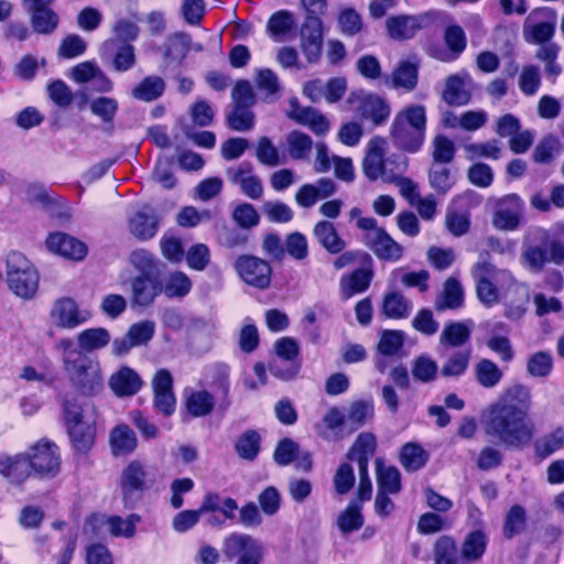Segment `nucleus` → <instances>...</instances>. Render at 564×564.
Segmentation results:
<instances>
[{
	"label": "nucleus",
	"mask_w": 564,
	"mask_h": 564,
	"mask_svg": "<svg viewBox=\"0 0 564 564\" xmlns=\"http://www.w3.org/2000/svg\"><path fill=\"white\" fill-rule=\"evenodd\" d=\"M484 432L500 445L522 449L534 436V425L528 419V406L519 405L509 398L490 404L482 415Z\"/></svg>",
	"instance_id": "obj_1"
},
{
	"label": "nucleus",
	"mask_w": 564,
	"mask_h": 564,
	"mask_svg": "<svg viewBox=\"0 0 564 564\" xmlns=\"http://www.w3.org/2000/svg\"><path fill=\"white\" fill-rule=\"evenodd\" d=\"M426 109L423 105H409L397 112L390 134L395 147L415 153L425 141Z\"/></svg>",
	"instance_id": "obj_2"
},
{
	"label": "nucleus",
	"mask_w": 564,
	"mask_h": 564,
	"mask_svg": "<svg viewBox=\"0 0 564 564\" xmlns=\"http://www.w3.org/2000/svg\"><path fill=\"white\" fill-rule=\"evenodd\" d=\"M63 417L67 434L74 449L78 453H87L95 444V410L88 402L66 400L63 405Z\"/></svg>",
	"instance_id": "obj_3"
},
{
	"label": "nucleus",
	"mask_w": 564,
	"mask_h": 564,
	"mask_svg": "<svg viewBox=\"0 0 564 564\" xmlns=\"http://www.w3.org/2000/svg\"><path fill=\"white\" fill-rule=\"evenodd\" d=\"M64 370L70 384L82 395L94 397L104 388V375L99 361L86 355L64 358Z\"/></svg>",
	"instance_id": "obj_4"
},
{
	"label": "nucleus",
	"mask_w": 564,
	"mask_h": 564,
	"mask_svg": "<svg viewBox=\"0 0 564 564\" xmlns=\"http://www.w3.org/2000/svg\"><path fill=\"white\" fill-rule=\"evenodd\" d=\"M387 141L383 138H372L367 145V153L362 162V170L366 177L370 181L381 178L383 182H394L398 175H401L406 164L404 161L395 165V170H389L390 160H384Z\"/></svg>",
	"instance_id": "obj_5"
},
{
	"label": "nucleus",
	"mask_w": 564,
	"mask_h": 564,
	"mask_svg": "<svg viewBox=\"0 0 564 564\" xmlns=\"http://www.w3.org/2000/svg\"><path fill=\"white\" fill-rule=\"evenodd\" d=\"M471 275L476 282V292L479 301L487 307L499 302L497 283L511 282L513 276L507 270H498L486 260L477 261L471 268Z\"/></svg>",
	"instance_id": "obj_6"
},
{
	"label": "nucleus",
	"mask_w": 564,
	"mask_h": 564,
	"mask_svg": "<svg viewBox=\"0 0 564 564\" xmlns=\"http://www.w3.org/2000/svg\"><path fill=\"white\" fill-rule=\"evenodd\" d=\"M87 311L79 307L78 303L70 296H61L53 301L48 321L57 329L73 330L89 319Z\"/></svg>",
	"instance_id": "obj_7"
},
{
	"label": "nucleus",
	"mask_w": 564,
	"mask_h": 564,
	"mask_svg": "<svg viewBox=\"0 0 564 564\" xmlns=\"http://www.w3.org/2000/svg\"><path fill=\"white\" fill-rule=\"evenodd\" d=\"M31 470L42 478H53L61 469V455L56 444L41 440L26 453Z\"/></svg>",
	"instance_id": "obj_8"
},
{
	"label": "nucleus",
	"mask_w": 564,
	"mask_h": 564,
	"mask_svg": "<svg viewBox=\"0 0 564 564\" xmlns=\"http://www.w3.org/2000/svg\"><path fill=\"white\" fill-rule=\"evenodd\" d=\"M524 202L517 194H508L495 203L492 226L502 231L518 229L523 219Z\"/></svg>",
	"instance_id": "obj_9"
},
{
	"label": "nucleus",
	"mask_w": 564,
	"mask_h": 564,
	"mask_svg": "<svg viewBox=\"0 0 564 564\" xmlns=\"http://www.w3.org/2000/svg\"><path fill=\"white\" fill-rule=\"evenodd\" d=\"M234 268L239 278L248 285L263 290L271 283V265L261 258L240 256L236 259Z\"/></svg>",
	"instance_id": "obj_10"
},
{
	"label": "nucleus",
	"mask_w": 564,
	"mask_h": 564,
	"mask_svg": "<svg viewBox=\"0 0 564 564\" xmlns=\"http://www.w3.org/2000/svg\"><path fill=\"white\" fill-rule=\"evenodd\" d=\"M221 553L229 562L264 554V545L250 534L231 532L223 539Z\"/></svg>",
	"instance_id": "obj_11"
},
{
	"label": "nucleus",
	"mask_w": 564,
	"mask_h": 564,
	"mask_svg": "<svg viewBox=\"0 0 564 564\" xmlns=\"http://www.w3.org/2000/svg\"><path fill=\"white\" fill-rule=\"evenodd\" d=\"M555 32V13L551 9L534 10L527 19L523 37L528 43H547Z\"/></svg>",
	"instance_id": "obj_12"
},
{
	"label": "nucleus",
	"mask_w": 564,
	"mask_h": 564,
	"mask_svg": "<svg viewBox=\"0 0 564 564\" xmlns=\"http://www.w3.org/2000/svg\"><path fill=\"white\" fill-rule=\"evenodd\" d=\"M129 232L140 241L152 239L159 231L160 219L154 208L142 205L128 216Z\"/></svg>",
	"instance_id": "obj_13"
},
{
	"label": "nucleus",
	"mask_w": 564,
	"mask_h": 564,
	"mask_svg": "<svg viewBox=\"0 0 564 564\" xmlns=\"http://www.w3.org/2000/svg\"><path fill=\"white\" fill-rule=\"evenodd\" d=\"M435 12H426L420 15L390 17L387 30L393 40L412 39L421 29L426 28L435 18Z\"/></svg>",
	"instance_id": "obj_14"
},
{
	"label": "nucleus",
	"mask_w": 564,
	"mask_h": 564,
	"mask_svg": "<svg viewBox=\"0 0 564 564\" xmlns=\"http://www.w3.org/2000/svg\"><path fill=\"white\" fill-rule=\"evenodd\" d=\"M46 248L65 259L82 261L87 256V246L64 232H52L45 240Z\"/></svg>",
	"instance_id": "obj_15"
},
{
	"label": "nucleus",
	"mask_w": 564,
	"mask_h": 564,
	"mask_svg": "<svg viewBox=\"0 0 564 564\" xmlns=\"http://www.w3.org/2000/svg\"><path fill=\"white\" fill-rule=\"evenodd\" d=\"M141 522V517L137 513H131L127 518L119 516L110 517H94L89 520L87 525L91 528L100 527L109 531L112 536L130 539L135 534V527Z\"/></svg>",
	"instance_id": "obj_16"
},
{
	"label": "nucleus",
	"mask_w": 564,
	"mask_h": 564,
	"mask_svg": "<svg viewBox=\"0 0 564 564\" xmlns=\"http://www.w3.org/2000/svg\"><path fill=\"white\" fill-rule=\"evenodd\" d=\"M120 485L126 503L148 488V474L144 465L139 460L130 462L122 470Z\"/></svg>",
	"instance_id": "obj_17"
},
{
	"label": "nucleus",
	"mask_w": 564,
	"mask_h": 564,
	"mask_svg": "<svg viewBox=\"0 0 564 564\" xmlns=\"http://www.w3.org/2000/svg\"><path fill=\"white\" fill-rule=\"evenodd\" d=\"M161 293V282L155 276L138 275L131 281L132 306L148 307Z\"/></svg>",
	"instance_id": "obj_18"
},
{
	"label": "nucleus",
	"mask_w": 564,
	"mask_h": 564,
	"mask_svg": "<svg viewBox=\"0 0 564 564\" xmlns=\"http://www.w3.org/2000/svg\"><path fill=\"white\" fill-rule=\"evenodd\" d=\"M288 117L297 123L307 126L318 135L325 134L329 129V123L322 113L311 107H302L296 98L290 99Z\"/></svg>",
	"instance_id": "obj_19"
},
{
	"label": "nucleus",
	"mask_w": 564,
	"mask_h": 564,
	"mask_svg": "<svg viewBox=\"0 0 564 564\" xmlns=\"http://www.w3.org/2000/svg\"><path fill=\"white\" fill-rule=\"evenodd\" d=\"M30 462L26 453L0 455V475L13 485L23 484L31 476Z\"/></svg>",
	"instance_id": "obj_20"
},
{
	"label": "nucleus",
	"mask_w": 564,
	"mask_h": 564,
	"mask_svg": "<svg viewBox=\"0 0 564 564\" xmlns=\"http://www.w3.org/2000/svg\"><path fill=\"white\" fill-rule=\"evenodd\" d=\"M528 236L545 243L550 261L555 264H561L564 261V240L560 238V236L564 237V224L554 225L552 234L543 228H534Z\"/></svg>",
	"instance_id": "obj_21"
},
{
	"label": "nucleus",
	"mask_w": 564,
	"mask_h": 564,
	"mask_svg": "<svg viewBox=\"0 0 564 564\" xmlns=\"http://www.w3.org/2000/svg\"><path fill=\"white\" fill-rule=\"evenodd\" d=\"M471 85V77L466 72L451 75L443 90L444 101L455 106L466 105L470 100Z\"/></svg>",
	"instance_id": "obj_22"
},
{
	"label": "nucleus",
	"mask_w": 564,
	"mask_h": 564,
	"mask_svg": "<svg viewBox=\"0 0 564 564\" xmlns=\"http://www.w3.org/2000/svg\"><path fill=\"white\" fill-rule=\"evenodd\" d=\"M347 431L346 415L338 408H330L323 416L322 422L315 425L319 437L328 442L339 441L345 437Z\"/></svg>",
	"instance_id": "obj_23"
},
{
	"label": "nucleus",
	"mask_w": 564,
	"mask_h": 564,
	"mask_svg": "<svg viewBox=\"0 0 564 564\" xmlns=\"http://www.w3.org/2000/svg\"><path fill=\"white\" fill-rule=\"evenodd\" d=\"M529 289L512 279L505 297V316L510 321H519L523 317L529 303Z\"/></svg>",
	"instance_id": "obj_24"
},
{
	"label": "nucleus",
	"mask_w": 564,
	"mask_h": 564,
	"mask_svg": "<svg viewBox=\"0 0 564 564\" xmlns=\"http://www.w3.org/2000/svg\"><path fill=\"white\" fill-rule=\"evenodd\" d=\"M110 451L113 456H127L138 446L135 433L127 424L116 425L109 434Z\"/></svg>",
	"instance_id": "obj_25"
},
{
	"label": "nucleus",
	"mask_w": 564,
	"mask_h": 564,
	"mask_svg": "<svg viewBox=\"0 0 564 564\" xmlns=\"http://www.w3.org/2000/svg\"><path fill=\"white\" fill-rule=\"evenodd\" d=\"M109 386L115 394L128 397L135 394L142 387L139 375L129 367H122L109 379Z\"/></svg>",
	"instance_id": "obj_26"
},
{
	"label": "nucleus",
	"mask_w": 564,
	"mask_h": 564,
	"mask_svg": "<svg viewBox=\"0 0 564 564\" xmlns=\"http://www.w3.org/2000/svg\"><path fill=\"white\" fill-rule=\"evenodd\" d=\"M366 246L381 260L395 262L403 256V247L394 241L384 229L366 242Z\"/></svg>",
	"instance_id": "obj_27"
},
{
	"label": "nucleus",
	"mask_w": 564,
	"mask_h": 564,
	"mask_svg": "<svg viewBox=\"0 0 564 564\" xmlns=\"http://www.w3.org/2000/svg\"><path fill=\"white\" fill-rule=\"evenodd\" d=\"M464 303V291L459 281L448 278L442 292L437 295L434 306L438 312L459 308Z\"/></svg>",
	"instance_id": "obj_28"
},
{
	"label": "nucleus",
	"mask_w": 564,
	"mask_h": 564,
	"mask_svg": "<svg viewBox=\"0 0 564 564\" xmlns=\"http://www.w3.org/2000/svg\"><path fill=\"white\" fill-rule=\"evenodd\" d=\"M313 235L318 243L330 253H339L346 242L339 237L334 224L327 220H321L315 224Z\"/></svg>",
	"instance_id": "obj_29"
},
{
	"label": "nucleus",
	"mask_w": 564,
	"mask_h": 564,
	"mask_svg": "<svg viewBox=\"0 0 564 564\" xmlns=\"http://www.w3.org/2000/svg\"><path fill=\"white\" fill-rule=\"evenodd\" d=\"M444 40L449 52L441 51L434 53L433 56L442 62H453L457 59L465 51L467 44L464 30L459 25H449L445 30Z\"/></svg>",
	"instance_id": "obj_30"
},
{
	"label": "nucleus",
	"mask_w": 564,
	"mask_h": 564,
	"mask_svg": "<svg viewBox=\"0 0 564 564\" xmlns=\"http://www.w3.org/2000/svg\"><path fill=\"white\" fill-rule=\"evenodd\" d=\"M90 112L98 117L102 124L104 131L112 132L113 121L119 110V102L112 97L100 96L89 101Z\"/></svg>",
	"instance_id": "obj_31"
},
{
	"label": "nucleus",
	"mask_w": 564,
	"mask_h": 564,
	"mask_svg": "<svg viewBox=\"0 0 564 564\" xmlns=\"http://www.w3.org/2000/svg\"><path fill=\"white\" fill-rule=\"evenodd\" d=\"M185 405L192 416H206L214 410L215 398L206 390L189 389L185 391Z\"/></svg>",
	"instance_id": "obj_32"
},
{
	"label": "nucleus",
	"mask_w": 564,
	"mask_h": 564,
	"mask_svg": "<svg viewBox=\"0 0 564 564\" xmlns=\"http://www.w3.org/2000/svg\"><path fill=\"white\" fill-rule=\"evenodd\" d=\"M488 544V538L481 530L469 532L460 547V556L466 562H477L485 554Z\"/></svg>",
	"instance_id": "obj_33"
},
{
	"label": "nucleus",
	"mask_w": 564,
	"mask_h": 564,
	"mask_svg": "<svg viewBox=\"0 0 564 564\" xmlns=\"http://www.w3.org/2000/svg\"><path fill=\"white\" fill-rule=\"evenodd\" d=\"M192 285L189 276L182 271L170 272L161 283L162 293L169 299L186 296L191 292Z\"/></svg>",
	"instance_id": "obj_34"
},
{
	"label": "nucleus",
	"mask_w": 564,
	"mask_h": 564,
	"mask_svg": "<svg viewBox=\"0 0 564 564\" xmlns=\"http://www.w3.org/2000/svg\"><path fill=\"white\" fill-rule=\"evenodd\" d=\"M165 90V82L160 76H147L131 91L134 99L150 102L160 98Z\"/></svg>",
	"instance_id": "obj_35"
},
{
	"label": "nucleus",
	"mask_w": 564,
	"mask_h": 564,
	"mask_svg": "<svg viewBox=\"0 0 564 564\" xmlns=\"http://www.w3.org/2000/svg\"><path fill=\"white\" fill-rule=\"evenodd\" d=\"M429 453L417 443H406L400 452V463L406 471L423 468L429 460Z\"/></svg>",
	"instance_id": "obj_36"
},
{
	"label": "nucleus",
	"mask_w": 564,
	"mask_h": 564,
	"mask_svg": "<svg viewBox=\"0 0 564 564\" xmlns=\"http://www.w3.org/2000/svg\"><path fill=\"white\" fill-rule=\"evenodd\" d=\"M360 111L364 118L379 126L389 118L390 106L382 98L369 95L364 98Z\"/></svg>",
	"instance_id": "obj_37"
},
{
	"label": "nucleus",
	"mask_w": 564,
	"mask_h": 564,
	"mask_svg": "<svg viewBox=\"0 0 564 564\" xmlns=\"http://www.w3.org/2000/svg\"><path fill=\"white\" fill-rule=\"evenodd\" d=\"M346 423L347 434L360 429L373 416V406L370 402L366 401H354L347 411Z\"/></svg>",
	"instance_id": "obj_38"
},
{
	"label": "nucleus",
	"mask_w": 564,
	"mask_h": 564,
	"mask_svg": "<svg viewBox=\"0 0 564 564\" xmlns=\"http://www.w3.org/2000/svg\"><path fill=\"white\" fill-rule=\"evenodd\" d=\"M288 152L291 159L296 161H306L313 148V141L310 135L292 131L286 135Z\"/></svg>",
	"instance_id": "obj_39"
},
{
	"label": "nucleus",
	"mask_w": 564,
	"mask_h": 564,
	"mask_svg": "<svg viewBox=\"0 0 564 564\" xmlns=\"http://www.w3.org/2000/svg\"><path fill=\"white\" fill-rule=\"evenodd\" d=\"M39 273L26 272V274H19L17 278L8 281L10 290L21 299H32L39 289Z\"/></svg>",
	"instance_id": "obj_40"
},
{
	"label": "nucleus",
	"mask_w": 564,
	"mask_h": 564,
	"mask_svg": "<svg viewBox=\"0 0 564 564\" xmlns=\"http://www.w3.org/2000/svg\"><path fill=\"white\" fill-rule=\"evenodd\" d=\"M470 337L469 327L463 322L446 323L441 335L440 343L452 347L463 346Z\"/></svg>",
	"instance_id": "obj_41"
},
{
	"label": "nucleus",
	"mask_w": 564,
	"mask_h": 564,
	"mask_svg": "<svg viewBox=\"0 0 564 564\" xmlns=\"http://www.w3.org/2000/svg\"><path fill=\"white\" fill-rule=\"evenodd\" d=\"M110 341V334L105 328H89L80 332L77 343L82 350L90 352L107 346Z\"/></svg>",
	"instance_id": "obj_42"
},
{
	"label": "nucleus",
	"mask_w": 564,
	"mask_h": 564,
	"mask_svg": "<svg viewBox=\"0 0 564 564\" xmlns=\"http://www.w3.org/2000/svg\"><path fill=\"white\" fill-rule=\"evenodd\" d=\"M256 85L258 90L263 94L264 100L269 102L275 100L282 88L278 75L269 68L257 72Z\"/></svg>",
	"instance_id": "obj_43"
},
{
	"label": "nucleus",
	"mask_w": 564,
	"mask_h": 564,
	"mask_svg": "<svg viewBox=\"0 0 564 564\" xmlns=\"http://www.w3.org/2000/svg\"><path fill=\"white\" fill-rule=\"evenodd\" d=\"M527 511L520 505L512 506L506 513L503 520V535L511 539L524 531L527 525Z\"/></svg>",
	"instance_id": "obj_44"
},
{
	"label": "nucleus",
	"mask_w": 564,
	"mask_h": 564,
	"mask_svg": "<svg viewBox=\"0 0 564 564\" xmlns=\"http://www.w3.org/2000/svg\"><path fill=\"white\" fill-rule=\"evenodd\" d=\"M30 21L34 32L51 34L58 25L59 18L52 9L29 10Z\"/></svg>",
	"instance_id": "obj_45"
},
{
	"label": "nucleus",
	"mask_w": 564,
	"mask_h": 564,
	"mask_svg": "<svg viewBox=\"0 0 564 564\" xmlns=\"http://www.w3.org/2000/svg\"><path fill=\"white\" fill-rule=\"evenodd\" d=\"M466 159L474 161L480 158L498 160L500 158L501 149L497 140H489L487 142H470L463 144Z\"/></svg>",
	"instance_id": "obj_46"
},
{
	"label": "nucleus",
	"mask_w": 564,
	"mask_h": 564,
	"mask_svg": "<svg viewBox=\"0 0 564 564\" xmlns=\"http://www.w3.org/2000/svg\"><path fill=\"white\" fill-rule=\"evenodd\" d=\"M412 303L403 295L392 292L384 296L382 311L390 318H405L412 311Z\"/></svg>",
	"instance_id": "obj_47"
},
{
	"label": "nucleus",
	"mask_w": 564,
	"mask_h": 564,
	"mask_svg": "<svg viewBox=\"0 0 564 564\" xmlns=\"http://www.w3.org/2000/svg\"><path fill=\"white\" fill-rule=\"evenodd\" d=\"M434 564H457L458 554L457 546L448 535L440 536L433 547Z\"/></svg>",
	"instance_id": "obj_48"
},
{
	"label": "nucleus",
	"mask_w": 564,
	"mask_h": 564,
	"mask_svg": "<svg viewBox=\"0 0 564 564\" xmlns=\"http://www.w3.org/2000/svg\"><path fill=\"white\" fill-rule=\"evenodd\" d=\"M294 24L293 14L290 11L280 10L270 17L267 23V32L272 39L279 41L280 36L285 35L294 28Z\"/></svg>",
	"instance_id": "obj_49"
},
{
	"label": "nucleus",
	"mask_w": 564,
	"mask_h": 564,
	"mask_svg": "<svg viewBox=\"0 0 564 564\" xmlns=\"http://www.w3.org/2000/svg\"><path fill=\"white\" fill-rule=\"evenodd\" d=\"M475 376L481 387L494 388L500 382L502 371L492 360L481 359L475 367Z\"/></svg>",
	"instance_id": "obj_50"
},
{
	"label": "nucleus",
	"mask_w": 564,
	"mask_h": 564,
	"mask_svg": "<svg viewBox=\"0 0 564 564\" xmlns=\"http://www.w3.org/2000/svg\"><path fill=\"white\" fill-rule=\"evenodd\" d=\"M392 82L395 87L414 89L417 84V65L409 61L400 62L392 74Z\"/></svg>",
	"instance_id": "obj_51"
},
{
	"label": "nucleus",
	"mask_w": 564,
	"mask_h": 564,
	"mask_svg": "<svg viewBox=\"0 0 564 564\" xmlns=\"http://www.w3.org/2000/svg\"><path fill=\"white\" fill-rule=\"evenodd\" d=\"M446 164H432L429 173L431 186L438 193H447L455 184V176Z\"/></svg>",
	"instance_id": "obj_52"
},
{
	"label": "nucleus",
	"mask_w": 564,
	"mask_h": 564,
	"mask_svg": "<svg viewBox=\"0 0 564 564\" xmlns=\"http://www.w3.org/2000/svg\"><path fill=\"white\" fill-rule=\"evenodd\" d=\"M192 40L187 33L178 32L166 39L165 57L182 61L191 50Z\"/></svg>",
	"instance_id": "obj_53"
},
{
	"label": "nucleus",
	"mask_w": 564,
	"mask_h": 564,
	"mask_svg": "<svg viewBox=\"0 0 564 564\" xmlns=\"http://www.w3.org/2000/svg\"><path fill=\"white\" fill-rule=\"evenodd\" d=\"M377 478L380 491L394 495L401 490V475L395 467L378 464Z\"/></svg>",
	"instance_id": "obj_54"
},
{
	"label": "nucleus",
	"mask_w": 564,
	"mask_h": 564,
	"mask_svg": "<svg viewBox=\"0 0 564 564\" xmlns=\"http://www.w3.org/2000/svg\"><path fill=\"white\" fill-rule=\"evenodd\" d=\"M454 142L444 134H437L432 141L433 164H448L455 156Z\"/></svg>",
	"instance_id": "obj_55"
},
{
	"label": "nucleus",
	"mask_w": 564,
	"mask_h": 564,
	"mask_svg": "<svg viewBox=\"0 0 564 564\" xmlns=\"http://www.w3.org/2000/svg\"><path fill=\"white\" fill-rule=\"evenodd\" d=\"M547 260L546 249L539 246L528 245L524 247L521 254V262L523 267L535 273L543 270Z\"/></svg>",
	"instance_id": "obj_56"
},
{
	"label": "nucleus",
	"mask_w": 564,
	"mask_h": 564,
	"mask_svg": "<svg viewBox=\"0 0 564 564\" xmlns=\"http://www.w3.org/2000/svg\"><path fill=\"white\" fill-rule=\"evenodd\" d=\"M256 158L267 166L281 165L284 160L281 158L278 148L268 137H261L256 147Z\"/></svg>",
	"instance_id": "obj_57"
},
{
	"label": "nucleus",
	"mask_w": 564,
	"mask_h": 564,
	"mask_svg": "<svg viewBox=\"0 0 564 564\" xmlns=\"http://www.w3.org/2000/svg\"><path fill=\"white\" fill-rule=\"evenodd\" d=\"M564 445V431L562 429H557L550 434H546L540 437L534 443V449L538 456L545 458Z\"/></svg>",
	"instance_id": "obj_58"
},
{
	"label": "nucleus",
	"mask_w": 564,
	"mask_h": 564,
	"mask_svg": "<svg viewBox=\"0 0 564 564\" xmlns=\"http://www.w3.org/2000/svg\"><path fill=\"white\" fill-rule=\"evenodd\" d=\"M370 273L367 270H356L347 279L341 280V292L345 297L364 292L370 283Z\"/></svg>",
	"instance_id": "obj_59"
},
{
	"label": "nucleus",
	"mask_w": 564,
	"mask_h": 564,
	"mask_svg": "<svg viewBox=\"0 0 564 564\" xmlns=\"http://www.w3.org/2000/svg\"><path fill=\"white\" fill-rule=\"evenodd\" d=\"M130 264L139 271L140 275L152 276L158 269V259L145 249H137L129 257Z\"/></svg>",
	"instance_id": "obj_60"
},
{
	"label": "nucleus",
	"mask_w": 564,
	"mask_h": 564,
	"mask_svg": "<svg viewBox=\"0 0 564 564\" xmlns=\"http://www.w3.org/2000/svg\"><path fill=\"white\" fill-rule=\"evenodd\" d=\"M362 523L364 520L360 507L355 502L349 503L345 511L339 514L337 520L338 528L343 533L359 530L362 527Z\"/></svg>",
	"instance_id": "obj_61"
},
{
	"label": "nucleus",
	"mask_w": 564,
	"mask_h": 564,
	"mask_svg": "<svg viewBox=\"0 0 564 564\" xmlns=\"http://www.w3.org/2000/svg\"><path fill=\"white\" fill-rule=\"evenodd\" d=\"M262 212L271 223L285 224L294 217L293 209L280 200L265 202L262 206Z\"/></svg>",
	"instance_id": "obj_62"
},
{
	"label": "nucleus",
	"mask_w": 564,
	"mask_h": 564,
	"mask_svg": "<svg viewBox=\"0 0 564 564\" xmlns=\"http://www.w3.org/2000/svg\"><path fill=\"white\" fill-rule=\"evenodd\" d=\"M541 86L540 70L534 65H527L519 76V88L525 96L535 95Z\"/></svg>",
	"instance_id": "obj_63"
},
{
	"label": "nucleus",
	"mask_w": 564,
	"mask_h": 564,
	"mask_svg": "<svg viewBox=\"0 0 564 564\" xmlns=\"http://www.w3.org/2000/svg\"><path fill=\"white\" fill-rule=\"evenodd\" d=\"M250 107L235 106L228 115V126L236 131H248L254 126L253 112Z\"/></svg>",
	"instance_id": "obj_64"
}]
</instances>
